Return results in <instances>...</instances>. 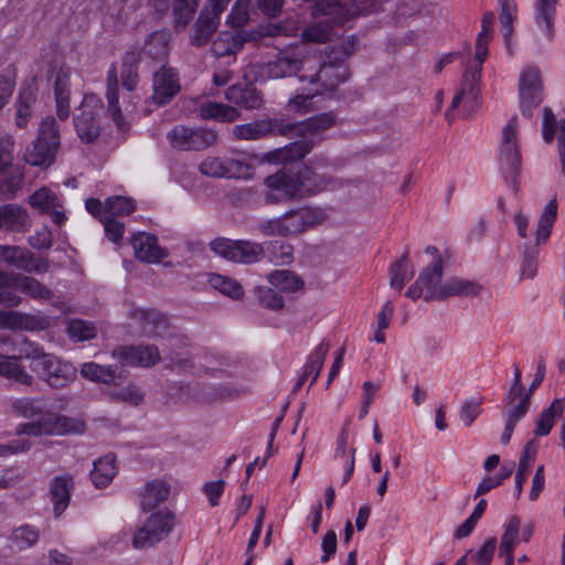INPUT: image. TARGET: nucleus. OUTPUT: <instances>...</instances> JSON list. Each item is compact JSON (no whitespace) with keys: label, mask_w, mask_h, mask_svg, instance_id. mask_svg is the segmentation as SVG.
<instances>
[{"label":"nucleus","mask_w":565,"mask_h":565,"mask_svg":"<svg viewBox=\"0 0 565 565\" xmlns=\"http://www.w3.org/2000/svg\"><path fill=\"white\" fill-rule=\"evenodd\" d=\"M557 134V148L562 173L565 175V120H557L550 108L544 109L543 116V139L551 143Z\"/></svg>","instance_id":"obj_28"},{"label":"nucleus","mask_w":565,"mask_h":565,"mask_svg":"<svg viewBox=\"0 0 565 565\" xmlns=\"http://www.w3.org/2000/svg\"><path fill=\"white\" fill-rule=\"evenodd\" d=\"M392 288L402 290L405 282L413 278L414 268L408 259V250H406L402 257L395 262L390 268Z\"/></svg>","instance_id":"obj_47"},{"label":"nucleus","mask_w":565,"mask_h":565,"mask_svg":"<svg viewBox=\"0 0 565 565\" xmlns=\"http://www.w3.org/2000/svg\"><path fill=\"white\" fill-rule=\"evenodd\" d=\"M2 319H3V328L8 329H20L28 331H39L44 330L49 321L44 317L21 313L18 311H3L2 310Z\"/></svg>","instance_id":"obj_33"},{"label":"nucleus","mask_w":565,"mask_h":565,"mask_svg":"<svg viewBox=\"0 0 565 565\" xmlns=\"http://www.w3.org/2000/svg\"><path fill=\"white\" fill-rule=\"evenodd\" d=\"M143 54L153 60H162L169 54V33L160 30L152 32L143 46Z\"/></svg>","instance_id":"obj_45"},{"label":"nucleus","mask_w":565,"mask_h":565,"mask_svg":"<svg viewBox=\"0 0 565 565\" xmlns=\"http://www.w3.org/2000/svg\"><path fill=\"white\" fill-rule=\"evenodd\" d=\"M557 217V202L555 199L551 200L544 207L535 231V244L523 247V257L521 264V277L532 279L536 276L539 264V246L545 244L552 233L553 225Z\"/></svg>","instance_id":"obj_8"},{"label":"nucleus","mask_w":565,"mask_h":565,"mask_svg":"<svg viewBox=\"0 0 565 565\" xmlns=\"http://www.w3.org/2000/svg\"><path fill=\"white\" fill-rule=\"evenodd\" d=\"M21 356L30 360L31 371L53 388H63L76 377V369L71 363L44 352L36 343L23 340Z\"/></svg>","instance_id":"obj_5"},{"label":"nucleus","mask_w":565,"mask_h":565,"mask_svg":"<svg viewBox=\"0 0 565 565\" xmlns=\"http://www.w3.org/2000/svg\"><path fill=\"white\" fill-rule=\"evenodd\" d=\"M172 147L180 150H203L213 146L217 134L205 127L192 128L183 125L175 126L168 135Z\"/></svg>","instance_id":"obj_14"},{"label":"nucleus","mask_w":565,"mask_h":565,"mask_svg":"<svg viewBox=\"0 0 565 565\" xmlns=\"http://www.w3.org/2000/svg\"><path fill=\"white\" fill-rule=\"evenodd\" d=\"M520 525V518L513 515L509 519L502 534L499 551L501 556H505V565H514L513 551L519 543Z\"/></svg>","instance_id":"obj_37"},{"label":"nucleus","mask_w":565,"mask_h":565,"mask_svg":"<svg viewBox=\"0 0 565 565\" xmlns=\"http://www.w3.org/2000/svg\"><path fill=\"white\" fill-rule=\"evenodd\" d=\"M558 0H536L534 3L535 39L537 42H551L554 38L556 6Z\"/></svg>","instance_id":"obj_19"},{"label":"nucleus","mask_w":565,"mask_h":565,"mask_svg":"<svg viewBox=\"0 0 565 565\" xmlns=\"http://www.w3.org/2000/svg\"><path fill=\"white\" fill-rule=\"evenodd\" d=\"M81 374L85 379L105 384H117V380L121 379V375H117L116 367L104 366L95 362L84 363Z\"/></svg>","instance_id":"obj_44"},{"label":"nucleus","mask_w":565,"mask_h":565,"mask_svg":"<svg viewBox=\"0 0 565 565\" xmlns=\"http://www.w3.org/2000/svg\"><path fill=\"white\" fill-rule=\"evenodd\" d=\"M84 430L85 424L82 420L51 412L43 414L34 422L22 423L17 427L18 435L33 437L82 434Z\"/></svg>","instance_id":"obj_9"},{"label":"nucleus","mask_w":565,"mask_h":565,"mask_svg":"<svg viewBox=\"0 0 565 565\" xmlns=\"http://www.w3.org/2000/svg\"><path fill=\"white\" fill-rule=\"evenodd\" d=\"M225 98L245 109H257L263 104L260 94L249 86L232 85L226 89Z\"/></svg>","instance_id":"obj_34"},{"label":"nucleus","mask_w":565,"mask_h":565,"mask_svg":"<svg viewBox=\"0 0 565 565\" xmlns=\"http://www.w3.org/2000/svg\"><path fill=\"white\" fill-rule=\"evenodd\" d=\"M7 277L8 281L3 284L1 291L13 295L17 298V302L2 303L6 307H15L21 302L18 291L36 300H50L53 297V292L33 277L8 273Z\"/></svg>","instance_id":"obj_16"},{"label":"nucleus","mask_w":565,"mask_h":565,"mask_svg":"<svg viewBox=\"0 0 565 565\" xmlns=\"http://www.w3.org/2000/svg\"><path fill=\"white\" fill-rule=\"evenodd\" d=\"M218 12L212 4L206 3L201 10L199 18L191 30V44L194 46L205 45L220 25Z\"/></svg>","instance_id":"obj_20"},{"label":"nucleus","mask_w":565,"mask_h":565,"mask_svg":"<svg viewBox=\"0 0 565 565\" xmlns=\"http://www.w3.org/2000/svg\"><path fill=\"white\" fill-rule=\"evenodd\" d=\"M106 210L109 217L124 216L136 210L135 201L127 196H110L106 199Z\"/></svg>","instance_id":"obj_60"},{"label":"nucleus","mask_w":565,"mask_h":565,"mask_svg":"<svg viewBox=\"0 0 565 565\" xmlns=\"http://www.w3.org/2000/svg\"><path fill=\"white\" fill-rule=\"evenodd\" d=\"M32 221L28 211L18 204H3L0 206V230L13 233H25L30 230Z\"/></svg>","instance_id":"obj_27"},{"label":"nucleus","mask_w":565,"mask_h":565,"mask_svg":"<svg viewBox=\"0 0 565 565\" xmlns=\"http://www.w3.org/2000/svg\"><path fill=\"white\" fill-rule=\"evenodd\" d=\"M286 236H295L322 223L327 215L322 209L303 206L281 214Z\"/></svg>","instance_id":"obj_18"},{"label":"nucleus","mask_w":565,"mask_h":565,"mask_svg":"<svg viewBox=\"0 0 565 565\" xmlns=\"http://www.w3.org/2000/svg\"><path fill=\"white\" fill-rule=\"evenodd\" d=\"M202 119H214L222 122H233L239 118V111L230 105L215 102H203L198 107Z\"/></svg>","instance_id":"obj_38"},{"label":"nucleus","mask_w":565,"mask_h":565,"mask_svg":"<svg viewBox=\"0 0 565 565\" xmlns=\"http://www.w3.org/2000/svg\"><path fill=\"white\" fill-rule=\"evenodd\" d=\"M44 399L41 397H20L11 401V411L14 415L23 418H31L42 414Z\"/></svg>","instance_id":"obj_49"},{"label":"nucleus","mask_w":565,"mask_h":565,"mask_svg":"<svg viewBox=\"0 0 565 565\" xmlns=\"http://www.w3.org/2000/svg\"><path fill=\"white\" fill-rule=\"evenodd\" d=\"M537 452V444L535 440L526 443L522 457L519 460L518 470L515 473V495L519 498L523 490V484L530 473L532 463L535 460Z\"/></svg>","instance_id":"obj_42"},{"label":"nucleus","mask_w":565,"mask_h":565,"mask_svg":"<svg viewBox=\"0 0 565 565\" xmlns=\"http://www.w3.org/2000/svg\"><path fill=\"white\" fill-rule=\"evenodd\" d=\"M271 287L279 292H294L302 288V280L292 271L286 269L274 270L268 275Z\"/></svg>","instance_id":"obj_46"},{"label":"nucleus","mask_w":565,"mask_h":565,"mask_svg":"<svg viewBox=\"0 0 565 565\" xmlns=\"http://www.w3.org/2000/svg\"><path fill=\"white\" fill-rule=\"evenodd\" d=\"M277 126L270 120H255L233 127V136L238 140H257L271 135Z\"/></svg>","instance_id":"obj_36"},{"label":"nucleus","mask_w":565,"mask_h":565,"mask_svg":"<svg viewBox=\"0 0 565 565\" xmlns=\"http://www.w3.org/2000/svg\"><path fill=\"white\" fill-rule=\"evenodd\" d=\"M209 284L212 288L233 299H238L244 294V289L238 281L220 274H211Z\"/></svg>","instance_id":"obj_52"},{"label":"nucleus","mask_w":565,"mask_h":565,"mask_svg":"<svg viewBox=\"0 0 565 565\" xmlns=\"http://www.w3.org/2000/svg\"><path fill=\"white\" fill-rule=\"evenodd\" d=\"M310 58L300 60L292 55L278 56L264 65V72L268 78H282L286 76L297 75L300 71L313 70L310 66Z\"/></svg>","instance_id":"obj_23"},{"label":"nucleus","mask_w":565,"mask_h":565,"mask_svg":"<svg viewBox=\"0 0 565 565\" xmlns=\"http://www.w3.org/2000/svg\"><path fill=\"white\" fill-rule=\"evenodd\" d=\"M252 33H237L221 32L213 41L211 51L216 57H225L236 55L244 46L245 42L256 39Z\"/></svg>","instance_id":"obj_30"},{"label":"nucleus","mask_w":565,"mask_h":565,"mask_svg":"<svg viewBox=\"0 0 565 565\" xmlns=\"http://www.w3.org/2000/svg\"><path fill=\"white\" fill-rule=\"evenodd\" d=\"M329 349H330L329 342L322 341L321 343H319L317 345L315 351L309 355L308 362L305 365L303 370H305V376L312 375L311 384H313L317 381V379L320 374V371L323 366V362H324V359H326V355H327Z\"/></svg>","instance_id":"obj_54"},{"label":"nucleus","mask_w":565,"mask_h":565,"mask_svg":"<svg viewBox=\"0 0 565 565\" xmlns=\"http://www.w3.org/2000/svg\"><path fill=\"white\" fill-rule=\"evenodd\" d=\"M116 459L114 455H106L94 462L90 479L98 489L106 488L117 475Z\"/></svg>","instance_id":"obj_39"},{"label":"nucleus","mask_w":565,"mask_h":565,"mask_svg":"<svg viewBox=\"0 0 565 565\" xmlns=\"http://www.w3.org/2000/svg\"><path fill=\"white\" fill-rule=\"evenodd\" d=\"M256 295L260 305L266 308L277 310L284 307V299L274 287H257Z\"/></svg>","instance_id":"obj_62"},{"label":"nucleus","mask_w":565,"mask_h":565,"mask_svg":"<svg viewBox=\"0 0 565 565\" xmlns=\"http://www.w3.org/2000/svg\"><path fill=\"white\" fill-rule=\"evenodd\" d=\"M564 413V399L556 398L554 399L550 406L540 414L534 435L537 437L547 436L553 429L555 422Z\"/></svg>","instance_id":"obj_40"},{"label":"nucleus","mask_w":565,"mask_h":565,"mask_svg":"<svg viewBox=\"0 0 565 565\" xmlns=\"http://www.w3.org/2000/svg\"><path fill=\"white\" fill-rule=\"evenodd\" d=\"M225 178L250 179L254 174V166L238 158H226Z\"/></svg>","instance_id":"obj_58"},{"label":"nucleus","mask_w":565,"mask_h":565,"mask_svg":"<svg viewBox=\"0 0 565 565\" xmlns=\"http://www.w3.org/2000/svg\"><path fill=\"white\" fill-rule=\"evenodd\" d=\"M125 365L149 367L160 360V352L154 345L122 347L116 352Z\"/></svg>","instance_id":"obj_25"},{"label":"nucleus","mask_w":565,"mask_h":565,"mask_svg":"<svg viewBox=\"0 0 565 565\" xmlns=\"http://www.w3.org/2000/svg\"><path fill=\"white\" fill-rule=\"evenodd\" d=\"M173 514L169 511L152 513L146 521L150 530L156 531L159 541H162L173 529Z\"/></svg>","instance_id":"obj_55"},{"label":"nucleus","mask_w":565,"mask_h":565,"mask_svg":"<svg viewBox=\"0 0 565 565\" xmlns=\"http://www.w3.org/2000/svg\"><path fill=\"white\" fill-rule=\"evenodd\" d=\"M312 63L310 66L313 70H306L310 73L299 75L301 82L308 81L310 86H313V94H321L324 90L333 89L339 84L345 82L349 77V71L343 61L335 60L334 62L323 63L317 71V62L310 58Z\"/></svg>","instance_id":"obj_11"},{"label":"nucleus","mask_w":565,"mask_h":565,"mask_svg":"<svg viewBox=\"0 0 565 565\" xmlns=\"http://www.w3.org/2000/svg\"><path fill=\"white\" fill-rule=\"evenodd\" d=\"M60 148V131L52 116L45 117L39 127L36 139L26 148L25 161L35 167H49L53 163Z\"/></svg>","instance_id":"obj_7"},{"label":"nucleus","mask_w":565,"mask_h":565,"mask_svg":"<svg viewBox=\"0 0 565 565\" xmlns=\"http://www.w3.org/2000/svg\"><path fill=\"white\" fill-rule=\"evenodd\" d=\"M516 118L512 117L502 128V139L499 147V167L501 174L514 193L519 190L521 171V151L519 145Z\"/></svg>","instance_id":"obj_6"},{"label":"nucleus","mask_w":565,"mask_h":565,"mask_svg":"<svg viewBox=\"0 0 565 565\" xmlns=\"http://www.w3.org/2000/svg\"><path fill=\"white\" fill-rule=\"evenodd\" d=\"M130 318L149 338L161 337L168 329L166 316L154 309H135Z\"/></svg>","instance_id":"obj_24"},{"label":"nucleus","mask_w":565,"mask_h":565,"mask_svg":"<svg viewBox=\"0 0 565 565\" xmlns=\"http://www.w3.org/2000/svg\"><path fill=\"white\" fill-rule=\"evenodd\" d=\"M73 484V478L67 475L53 479L50 492L55 516H60L67 508Z\"/></svg>","instance_id":"obj_35"},{"label":"nucleus","mask_w":565,"mask_h":565,"mask_svg":"<svg viewBox=\"0 0 565 565\" xmlns=\"http://www.w3.org/2000/svg\"><path fill=\"white\" fill-rule=\"evenodd\" d=\"M443 271L444 263L441 257L438 256L419 273L416 281L408 287L406 296L413 300H417L420 297H423L425 301L443 300Z\"/></svg>","instance_id":"obj_10"},{"label":"nucleus","mask_w":565,"mask_h":565,"mask_svg":"<svg viewBox=\"0 0 565 565\" xmlns=\"http://www.w3.org/2000/svg\"><path fill=\"white\" fill-rule=\"evenodd\" d=\"M270 262L275 265H287L294 259V248L290 244L284 242H271L268 245Z\"/></svg>","instance_id":"obj_61"},{"label":"nucleus","mask_w":565,"mask_h":565,"mask_svg":"<svg viewBox=\"0 0 565 565\" xmlns=\"http://www.w3.org/2000/svg\"><path fill=\"white\" fill-rule=\"evenodd\" d=\"M131 244L137 259L143 263H159L168 255L166 249L159 246L157 236L150 233L140 232L134 235Z\"/></svg>","instance_id":"obj_26"},{"label":"nucleus","mask_w":565,"mask_h":565,"mask_svg":"<svg viewBox=\"0 0 565 565\" xmlns=\"http://www.w3.org/2000/svg\"><path fill=\"white\" fill-rule=\"evenodd\" d=\"M480 290V285L475 281L461 278H450L444 282L443 299L455 296L473 297L477 296Z\"/></svg>","instance_id":"obj_48"},{"label":"nucleus","mask_w":565,"mask_h":565,"mask_svg":"<svg viewBox=\"0 0 565 565\" xmlns=\"http://www.w3.org/2000/svg\"><path fill=\"white\" fill-rule=\"evenodd\" d=\"M494 20L495 15L493 12H486L482 17L481 31L476 42L475 57L467 63L460 88L454 96L450 108L445 115L446 120L449 122L454 120L451 110L457 108L460 104H462L468 111L473 110L478 105L482 64L488 57V44Z\"/></svg>","instance_id":"obj_2"},{"label":"nucleus","mask_w":565,"mask_h":565,"mask_svg":"<svg viewBox=\"0 0 565 565\" xmlns=\"http://www.w3.org/2000/svg\"><path fill=\"white\" fill-rule=\"evenodd\" d=\"M265 202L268 204L286 203L294 199L312 195L324 188L322 180L309 167L299 170H279L266 177Z\"/></svg>","instance_id":"obj_3"},{"label":"nucleus","mask_w":565,"mask_h":565,"mask_svg":"<svg viewBox=\"0 0 565 565\" xmlns=\"http://www.w3.org/2000/svg\"><path fill=\"white\" fill-rule=\"evenodd\" d=\"M159 537L156 531L150 530L145 523L140 526L132 537L131 544L136 550H143L153 546L159 543Z\"/></svg>","instance_id":"obj_64"},{"label":"nucleus","mask_w":565,"mask_h":565,"mask_svg":"<svg viewBox=\"0 0 565 565\" xmlns=\"http://www.w3.org/2000/svg\"><path fill=\"white\" fill-rule=\"evenodd\" d=\"M102 111L103 105L95 96H85L79 113L74 117L75 130L83 142L90 143L98 138Z\"/></svg>","instance_id":"obj_13"},{"label":"nucleus","mask_w":565,"mask_h":565,"mask_svg":"<svg viewBox=\"0 0 565 565\" xmlns=\"http://www.w3.org/2000/svg\"><path fill=\"white\" fill-rule=\"evenodd\" d=\"M530 394L507 392L503 398L502 416L505 420L504 430L501 435V443L508 445L516 424L527 414L531 406Z\"/></svg>","instance_id":"obj_15"},{"label":"nucleus","mask_w":565,"mask_h":565,"mask_svg":"<svg viewBox=\"0 0 565 565\" xmlns=\"http://www.w3.org/2000/svg\"><path fill=\"white\" fill-rule=\"evenodd\" d=\"M250 0H236L226 18L231 28H242L249 21Z\"/></svg>","instance_id":"obj_59"},{"label":"nucleus","mask_w":565,"mask_h":565,"mask_svg":"<svg viewBox=\"0 0 565 565\" xmlns=\"http://www.w3.org/2000/svg\"><path fill=\"white\" fill-rule=\"evenodd\" d=\"M0 263L30 274H42L49 270V262L34 256L29 249L20 246L0 245Z\"/></svg>","instance_id":"obj_17"},{"label":"nucleus","mask_w":565,"mask_h":565,"mask_svg":"<svg viewBox=\"0 0 565 565\" xmlns=\"http://www.w3.org/2000/svg\"><path fill=\"white\" fill-rule=\"evenodd\" d=\"M198 4L199 0H174L173 15L175 25L185 28L192 20Z\"/></svg>","instance_id":"obj_56"},{"label":"nucleus","mask_w":565,"mask_h":565,"mask_svg":"<svg viewBox=\"0 0 565 565\" xmlns=\"http://www.w3.org/2000/svg\"><path fill=\"white\" fill-rule=\"evenodd\" d=\"M170 493V486L162 480H151L139 491V505L142 511H149L164 502Z\"/></svg>","instance_id":"obj_32"},{"label":"nucleus","mask_w":565,"mask_h":565,"mask_svg":"<svg viewBox=\"0 0 565 565\" xmlns=\"http://www.w3.org/2000/svg\"><path fill=\"white\" fill-rule=\"evenodd\" d=\"M318 7L326 18L306 28L302 38L308 42L324 43L337 36V25H342L356 15L377 11L375 0H319Z\"/></svg>","instance_id":"obj_1"},{"label":"nucleus","mask_w":565,"mask_h":565,"mask_svg":"<svg viewBox=\"0 0 565 565\" xmlns=\"http://www.w3.org/2000/svg\"><path fill=\"white\" fill-rule=\"evenodd\" d=\"M226 158L207 157L199 166L202 174L212 178H225Z\"/></svg>","instance_id":"obj_63"},{"label":"nucleus","mask_w":565,"mask_h":565,"mask_svg":"<svg viewBox=\"0 0 565 565\" xmlns=\"http://www.w3.org/2000/svg\"><path fill=\"white\" fill-rule=\"evenodd\" d=\"M164 360L168 361V366L181 372L191 371L195 365L193 356L188 349V344L182 338L171 339L169 349H164Z\"/></svg>","instance_id":"obj_29"},{"label":"nucleus","mask_w":565,"mask_h":565,"mask_svg":"<svg viewBox=\"0 0 565 565\" xmlns=\"http://www.w3.org/2000/svg\"><path fill=\"white\" fill-rule=\"evenodd\" d=\"M107 102H108V113L110 114L113 120L118 127H122L124 117L119 107V96H118V78H117V68L116 65L113 64L111 67L107 72V93H106Z\"/></svg>","instance_id":"obj_41"},{"label":"nucleus","mask_w":565,"mask_h":565,"mask_svg":"<svg viewBox=\"0 0 565 565\" xmlns=\"http://www.w3.org/2000/svg\"><path fill=\"white\" fill-rule=\"evenodd\" d=\"M180 92L179 75L174 68L163 65L153 75L152 99L158 105H166Z\"/></svg>","instance_id":"obj_21"},{"label":"nucleus","mask_w":565,"mask_h":565,"mask_svg":"<svg viewBox=\"0 0 565 565\" xmlns=\"http://www.w3.org/2000/svg\"><path fill=\"white\" fill-rule=\"evenodd\" d=\"M543 82L541 71L535 65L522 68L519 77L520 109L523 116L531 117L533 110L543 100Z\"/></svg>","instance_id":"obj_12"},{"label":"nucleus","mask_w":565,"mask_h":565,"mask_svg":"<svg viewBox=\"0 0 565 565\" xmlns=\"http://www.w3.org/2000/svg\"><path fill=\"white\" fill-rule=\"evenodd\" d=\"M71 75L72 70L67 65L63 64L54 70L56 114L61 120L70 116Z\"/></svg>","instance_id":"obj_22"},{"label":"nucleus","mask_w":565,"mask_h":565,"mask_svg":"<svg viewBox=\"0 0 565 565\" xmlns=\"http://www.w3.org/2000/svg\"><path fill=\"white\" fill-rule=\"evenodd\" d=\"M337 118L333 113H322L312 116L303 121L285 125L278 128L282 135H291L301 137L300 140L290 142L288 146L277 151V157L280 161H295L302 159L308 154L316 139L327 129L333 127Z\"/></svg>","instance_id":"obj_4"},{"label":"nucleus","mask_w":565,"mask_h":565,"mask_svg":"<svg viewBox=\"0 0 565 565\" xmlns=\"http://www.w3.org/2000/svg\"><path fill=\"white\" fill-rule=\"evenodd\" d=\"M234 263L253 264L262 259V244L252 241H236Z\"/></svg>","instance_id":"obj_50"},{"label":"nucleus","mask_w":565,"mask_h":565,"mask_svg":"<svg viewBox=\"0 0 565 565\" xmlns=\"http://www.w3.org/2000/svg\"><path fill=\"white\" fill-rule=\"evenodd\" d=\"M23 359L21 356V347L19 348L18 355H0V376L25 386H31L34 383V377L21 365L20 362Z\"/></svg>","instance_id":"obj_31"},{"label":"nucleus","mask_w":565,"mask_h":565,"mask_svg":"<svg viewBox=\"0 0 565 565\" xmlns=\"http://www.w3.org/2000/svg\"><path fill=\"white\" fill-rule=\"evenodd\" d=\"M39 531L31 525L14 529L10 535V547L22 551L33 546L39 540Z\"/></svg>","instance_id":"obj_51"},{"label":"nucleus","mask_w":565,"mask_h":565,"mask_svg":"<svg viewBox=\"0 0 565 565\" xmlns=\"http://www.w3.org/2000/svg\"><path fill=\"white\" fill-rule=\"evenodd\" d=\"M35 102L36 94L32 88L28 87L20 90L15 110V125L18 128L23 129L28 126L33 115Z\"/></svg>","instance_id":"obj_43"},{"label":"nucleus","mask_w":565,"mask_h":565,"mask_svg":"<svg viewBox=\"0 0 565 565\" xmlns=\"http://www.w3.org/2000/svg\"><path fill=\"white\" fill-rule=\"evenodd\" d=\"M29 203L32 207L38 209L41 213H50L53 209L61 206L60 199L55 192L47 188H41L30 198Z\"/></svg>","instance_id":"obj_53"},{"label":"nucleus","mask_w":565,"mask_h":565,"mask_svg":"<svg viewBox=\"0 0 565 565\" xmlns=\"http://www.w3.org/2000/svg\"><path fill=\"white\" fill-rule=\"evenodd\" d=\"M67 334L75 341H85L93 339L96 335V327L93 322L73 319L67 324Z\"/></svg>","instance_id":"obj_57"}]
</instances>
